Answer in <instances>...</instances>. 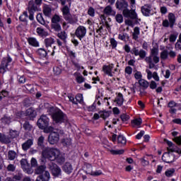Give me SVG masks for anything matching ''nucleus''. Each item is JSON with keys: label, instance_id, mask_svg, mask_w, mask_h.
Returning <instances> with one entry per match:
<instances>
[{"label": "nucleus", "instance_id": "680f3d73", "mask_svg": "<svg viewBox=\"0 0 181 181\" xmlns=\"http://www.w3.org/2000/svg\"><path fill=\"white\" fill-rule=\"evenodd\" d=\"M31 166L33 168H36L37 166V160L35 158H32L30 160Z\"/></svg>", "mask_w": 181, "mask_h": 181}, {"label": "nucleus", "instance_id": "603ef678", "mask_svg": "<svg viewBox=\"0 0 181 181\" xmlns=\"http://www.w3.org/2000/svg\"><path fill=\"white\" fill-rule=\"evenodd\" d=\"M88 15H89V16H91L92 18H93V16H95V10H94L93 8L90 7L88 10Z\"/></svg>", "mask_w": 181, "mask_h": 181}, {"label": "nucleus", "instance_id": "9b49d317", "mask_svg": "<svg viewBox=\"0 0 181 181\" xmlns=\"http://www.w3.org/2000/svg\"><path fill=\"white\" fill-rule=\"evenodd\" d=\"M114 69V64H110L108 65H103V71L109 77H114V72H112V69Z\"/></svg>", "mask_w": 181, "mask_h": 181}, {"label": "nucleus", "instance_id": "b1692460", "mask_svg": "<svg viewBox=\"0 0 181 181\" xmlns=\"http://www.w3.org/2000/svg\"><path fill=\"white\" fill-rule=\"evenodd\" d=\"M168 107H169V108H170V112L171 114H176V112L177 111V110H176V108H175V107H177V103H176L173 100H171L168 103Z\"/></svg>", "mask_w": 181, "mask_h": 181}, {"label": "nucleus", "instance_id": "a18cd8bd", "mask_svg": "<svg viewBox=\"0 0 181 181\" xmlns=\"http://www.w3.org/2000/svg\"><path fill=\"white\" fill-rule=\"evenodd\" d=\"M115 20L117 23H122V22H124V16H122V14H117L115 16Z\"/></svg>", "mask_w": 181, "mask_h": 181}, {"label": "nucleus", "instance_id": "c9c22d12", "mask_svg": "<svg viewBox=\"0 0 181 181\" xmlns=\"http://www.w3.org/2000/svg\"><path fill=\"white\" fill-rule=\"evenodd\" d=\"M139 28L135 27L133 33V39H134V40H138V38L139 37Z\"/></svg>", "mask_w": 181, "mask_h": 181}, {"label": "nucleus", "instance_id": "6e6d98bb", "mask_svg": "<svg viewBox=\"0 0 181 181\" xmlns=\"http://www.w3.org/2000/svg\"><path fill=\"white\" fill-rule=\"evenodd\" d=\"M86 173L88 175H90V173H93V166H91V164H86Z\"/></svg>", "mask_w": 181, "mask_h": 181}, {"label": "nucleus", "instance_id": "9d476101", "mask_svg": "<svg viewBox=\"0 0 181 181\" xmlns=\"http://www.w3.org/2000/svg\"><path fill=\"white\" fill-rule=\"evenodd\" d=\"M122 14L124 18H130V19H136L138 16L135 11L129 10L128 8L123 10Z\"/></svg>", "mask_w": 181, "mask_h": 181}, {"label": "nucleus", "instance_id": "4468645a", "mask_svg": "<svg viewBox=\"0 0 181 181\" xmlns=\"http://www.w3.org/2000/svg\"><path fill=\"white\" fill-rule=\"evenodd\" d=\"M21 165L24 172H26L28 175H32V173H33V170L29 169V165H28V160H26V159H22L21 160Z\"/></svg>", "mask_w": 181, "mask_h": 181}, {"label": "nucleus", "instance_id": "39448f33", "mask_svg": "<svg viewBox=\"0 0 181 181\" xmlns=\"http://www.w3.org/2000/svg\"><path fill=\"white\" fill-rule=\"evenodd\" d=\"M49 117L46 115H42L37 121V127L40 129H43L45 134H49L53 131V127L49 126Z\"/></svg>", "mask_w": 181, "mask_h": 181}, {"label": "nucleus", "instance_id": "ea45409f", "mask_svg": "<svg viewBox=\"0 0 181 181\" xmlns=\"http://www.w3.org/2000/svg\"><path fill=\"white\" fill-rule=\"evenodd\" d=\"M109 151L110 152V153H112V155H122V153L125 152L124 149H120V150L110 149L109 150Z\"/></svg>", "mask_w": 181, "mask_h": 181}, {"label": "nucleus", "instance_id": "58836bf2", "mask_svg": "<svg viewBox=\"0 0 181 181\" xmlns=\"http://www.w3.org/2000/svg\"><path fill=\"white\" fill-rule=\"evenodd\" d=\"M37 53L41 57H46L47 56V51H45L43 48H40L37 51Z\"/></svg>", "mask_w": 181, "mask_h": 181}, {"label": "nucleus", "instance_id": "ddd939ff", "mask_svg": "<svg viewBox=\"0 0 181 181\" xmlns=\"http://www.w3.org/2000/svg\"><path fill=\"white\" fill-rule=\"evenodd\" d=\"M162 160L165 163H172L175 160V156L173 153H165L162 156Z\"/></svg>", "mask_w": 181, "mask_h": 181}, {"label": "nucleus", "instance_id": "2eb2a0df", "mask_svg": "<svg viewBox=\"0 0 181 181\" xmlns=\"http://www.w3.org/2000/svg\"><path fill=\"white\" fill-rule=\"evenodd\" d=\"M116 7L117 9H119V11H124V9L128 8V3L124 0H117Z\"/></svg>", "mask_w": 181, "mask_h": 181}, {"label": "nucleus", "instance_id": "f8f14e48", "mask_svg": "<svg viewBox=\"0 0 181 181\" xmlns=\"http://www.w3.org/2000/svg\"><path fill=\"white\" fill-rule=\"evenodd\" d=\"M62 13H63V16L65 21H67L69 22V23H71V19L72 16L71 14L70 13V8L67 6H64L62 9Z\"/></svg>", "mask_w": 181, "mask_h": 181}, {"label": "nucleus", "instance_id": "4be33fe9", "mask_svg": "<svg viewBox=\"0 0 181 181\" xmlns=\"http://www.w3.org/2000/svg\"><path fill=\"white\" fill-rule=\"evenodd\" d=\"M62 169L65 173H67V175H70V173L73 172V166L70 164V163H66L63 165Z\"/></svg>", "mask_w": 181, "mask_h": 181}, {"label": "nucleus", "instance_id": "338daca9", "mask_svg": "<svg viewBox=\"0 0 181 181\" xmlns=\"http://www.w3.org/2000/svg\"><path fill=\"white\" fill-rule=\"evenodd\" d=\"M130 52L132 54H134V56H139V49L136 47L133 48Z\"/></svg>", "mask_w": 181, "mask_h": 181}, {"label": "nucleus", "instance_id": "f3484780", "mask_svg": "<svg viewBox=\"0 0 181 181\" xmlns=\"http://www.w3.org/2000/svg\"><path fill=\"white\" fill-rule=\"evenodd\" d=\"M61 142L64 145V146H70L71 145V139L70 136L63 134L62 137L61 138Z\"/></svg>", "mask_w": 181, "mask_h": 181}, {"label": "nucleus", "instance_id": "8fccbe9b", "mask_svg": "<svg viewBox=\"0 0 181 181\" xmlns=\"http://www.w3.org/2000/svg\"><path fill=\"white\" fill-rule=\"evenodd\" d=\"M76 104L78 103H79L80 104H81V103H83V94L81 93H78V95H76Z\"/></svg>", "mask_w": 181, "mask_h": 181}, {"label": "nucleus", "instance_id": "412c9836", "mask_svg": "<svg viewBox=\"0 0 181 181\" xmlns=\"http://www.w3.org/2000/svg\"><path fill=\"white\" fill-rule=\"evenodd\" d=\"M50 180V173L45 172V175H40L35 181H49Z\"/></svg>", "mask_w": 181, "mask_h": 181}, {"label": "nucleus", "instance_id": "5fc2aeb1", "mask_svg": "<svg viewBox=\"0 0 181 181\" xmlns=\"http://www.w3.org/2000/svg\"><path fill=\"white\" fill-rule=\"evenodd\" d=\"M52 28L56 30V32H60L62 30V26L60 24H52Z\"/></svg>", "mask_w": 181, "mask_h": 181}, {"label": "nucleus", "instance_id": "a19ab883", "mask_svg": "<svg viewBox=\"0 0 181 181\" xmlns=\"http://www.w3.org/2000/svg\"><path fill=\"white\" fill-rule=\"evenodd\" d=\"M8 158L10 160H13L16 158V152L13 151H8Z\"/></svg>", "mask_w": 181, "mask_h": 181}, {"label": "nucleus", "instance_id": "7ed1b4c3", "mask_svg": "<svg viewBox=\"0 0 181 181\" xmlns=\"http://www.w3.org/2000/svg\"><path fill=\"white\" fill-rule=\"evenodd\" d=\"M50 134L48 136V142L51 145H55L60 140V138H63L64 135V132L62 129H54L52 127V131L49 132Z\"/></svg>", "mask_w": 181, "mask_h": 181}, {"label": "nucleus", "instance_id": "cd10ccee", "mask_svg": "<svg viewBox=\"0 0 181 181\" xmlns=\"http://www.w3.org/2000/svg\"><path fill=\"white\" fill-rule=\"evenodd\" d=\"M32 145H33V139H30L22 144V148L23 151H28Z\"/></svg>", "mask_w": 181, "mask_h": 181}, {"label": "nucleus", "instance_id": "f03ea898", "mask_svg": "<svg viewBox=\"0 0 181 181\" xmlns=\"http://www.w3.org/2000/svg\"><path fill=\"white\" fill-rule=\"evenodd\" d=\"M47 112L52 117V119L54 122L56 124H62L65 121H67V117L62 110H59L58 108H55L53 107H49Z\"/></svg>", "mask_w": 181, "mask_h": 181}, {"label": "nucleus", "instance_id": "6ab92c4d", "mask_svg": "<svg viewBox=\"0 0 181 181\" xmlns=\"http://www.w3.org/2000/svg\"><path fill=\"white\" fill-rule=\"evenodd\" d=\"M37 22L40 23L41 25H43V26H45L47 29H49L50 27L49 26V24L46 23V21H45V19L43 18V16H42V13H39L36 16Z\"/></svg>", "mask_w": 181, "mask_h": 181}, {"label": "nucleus", "instance_id": "e433bc0d", "mask_svg": "<svg viewBox=\"0 0 181 181\" xmlns=\"http://www.w3.org/2000/svg\"><path fill=\"white\" fill-rule=\"evenodd\" d=\"M117 142L118 144H122V145H125V144H127V139L123 135H119Z\"/></svg>", "mask_w": 181, "mask_h": 181}, {"label": "nucleus", "instance_id": "052dcab7", "mask_svg": "<svg viewBox=\"0 0 181 181\" xmlns=\"http://www.w3.org/2000/svg\"><path fill=\"white\" fill-rule=\"evenodd\" d=\"M91 176H100L103 175V171L100 170H96V171H92V173H90Z\"/></svg>", "mask_w": 181, "mask_h": 181}, {"label": "nucleus", "instance_id": "13d9d810", "mask_svg": "<svg viewBox=\"0 0 181 181\" xmlns=\"http://www.w3.org/2000/svg\"><path fill=\"white\" fill-rule=\"evenodd\" d=\"M134 78H136V80H142V73H141V71H136V73L134 74Z\"/></svg>", "mask_w": 181, "mask_h": 181}, {"label": "nucleus", "instance_id": "aec40b11", "mask_svg": "<svg viewBox=\"0 0 181 181\" xmlns=\"http://www.w3.org/2000/svg\"><path fill=\"white\" fill-rule=\"evenodd\" d=\"M141 125H142L141 118H136L132 120V127L133 128H141Z\"/></svg>", "mask_w": 181, "mask_h": 181}, {"label": "nucleus", "instance_id": "20e7f679", "mask_svg": "<svg viewBox=\"0 0 181 181\" xmlns=\"http://www.w3.org/2000/svg\"><path fill=\"white\" fill-rule=\"evenodd\" d=\"M158 54H159V49H158V48H153L151 49L150 56L146 57L145 61L146 63L149 64V69H153L155 64H158V62H159V57Z\"/></svg>", "mask_w": 181, "mask_h": 181}, {"label": "nucleus", "instance_id": "3c124183", "mask_svg": "<svg viewBox=\"0 0 181 181\" xmlns=\"http://www.w3.org/2000/svg\"><path fill=\"white\" fill-rule=\"evenodd\" d=\"M23 128L25 129V131H32L33 127L29 122H25L23 124Z\"/></svg>", "mask_w": 181, "mask_h": 181}, {"label": "nucleus", "instance_id": "864d4df0", "mask_svg": "<svg viewBox=\"0 0 181 181\" xmlns=\"http://www.w3.org/2000/svg\"><path fill=\"white\" fill-rule=\"evenodd\" d=\"M19 19L21 22H25L26 19H28V12H24L23 15L19 17Z\"/></svg>", "mask_w": 181, "mask_h": 181}, {"label": "nucleus", "instance_id": "dca6fc26", "mask_svg": "<svg viewBox=\"0 0 181 181\" xmlns=\"http://www.w3.org/2000/svg\"><path fill=\"white\" fill-rule=\"evenodd\" d=\"M114 103H115L117 107H121L122 104H124V95H122V93H117L114 100Z\"/></svg>", "mask_w": 181, "mask_h": 181}, {"label": "nucleus", "instance_id": "0eeeda50", "mask_svg": "<svg viewBox=\"0 0 181 181\" xmlns=\"http://www.w3.org/2000/svg\"><path fill=\"white\" fill-rule=\"evenodd\" d=\"M86 35H87V28L83 25H79L75 31V36H76L79 40H81Z\"/></svg>", "mask_w": 181, "mask_h": 181}, {"label": "nucleus", "instance_id": "c756f323", "mask_svg": "<svg viewBox=\"0 0 181 181\" xmlns=\"http://www.w3.org/2000/svg\"><path fill=\"white\" fill-rule=\"evenodd\" d=\"M0 142L3 144H11V137L0 133Z\"/></svg>", "mask_w": 181, "mask_h": 181}, {"label": "nucleus", "instance_id": "0e129e2a", "mask_svg": "<svg viewBox=\"0 0 181 181\" xmlns=\"http://www.w3.org/2000/svg\"><path fill=\"white\" fill-rule=\"evenodd\" d=\"M43 142H45V137L43 136H41L38 138V145L39 146H43Z\"/></svg>", "mask_w": 181, "mask_h": 181}, {"label": "nucleus", "instance_id": "6e6552de", "mask_svg": "<svg viewBox=\"0 0 181 181\" xmlns=\"http://www.w3.org/2000/svg\"><path fill=\"white\" fill-rule=\"evenodd\" d=\"M49 169L51 170V173L54 175V177H59L62 176V169L56 164H50Z\"/></svg>", "mask_w": 181, "mask_h": 181}, {"label": "nucleus", "instance_id": "a878e982", "mask_svg": "<svg viewBox=\"0 0 181 181\" xmlns=\"http://www.w3.org/2000/svg\"><path fill=\"white\" fill-rule=\"evenodd\" d=\"M74 76L78 84H81V83H84V81H86V78H84V77H83L81 74L78 72H75L74 74Z\"/></svg>", "mask_w": 181, "mask_h": 181}, {"label": "nucleus", "instance_id": "1a4fd4ad", "mask_svg": "<svg viewBox=\"0 0 181 181\" xmlns=\"http://www.w3.org/2000/svg\"><path fill=\"white\" fill-rule=\"evenodd\" d=\"M54 38L53 37H48L45 39V47L47 49L48 53H50L52 52V56L54 55V50L53 49V47H52V45H54Z\"/></svg>", "mask_w": 181, "mask_h": 181}, {"label": "nucleus", "instance_id": "5701e85b", "mask_svg": "<svg viewBox=\"0 0 181 181\" xmlns=\"http://www.w3.org/2000/svg\"><path fill=\"white\" fill-rule=\"evenodd\" d=\"M104 13L105 15L115 16L116 12L112 9V7H111V6H107L104 9Z\"/></svg>", "mask_w": 181, "mask_h": 181}, {"label": "nucleus", "instance_id": "37998d69", "mask_svg": "<svg viewBox=\"0 0 181 181\" xmlns=\"http://www.w3.org/2000/svg\"><path fill=\"white\" fill-rule=\"evenodd\" d=\"M1 122L4 124H11V119L10 117L8 116H4V117L1 118Z\"/></svg>", "mask_w": 181, "mask_h": 181}, {"label": "nucleus", "instance_id": "79ce46f5", "mask_svg": "<svg viewBox=\"0 0 181 181\" xmlns=\"http://www.w3.org/2000/svg\"><path fill=\"white\" fill-rule=\"evenodd\" d=\"M124 72L126 77L128 78L129 76H131V74H132V67L127 66L124 69Z\"/></svg>", "mask_w": 181, "mask_h": 181}, {"label": "nucleus", "instance_id": "09e8293b", "mask_svg": "<svg viewBox=\"0 0 181 181\" xmlns=\"http://www.w3.org/2000/svg\"><path fill=\"white\" fill-rule=\"evenodd\" d=\"M58 37H59V39H62V40H64V42L66 39H67V34H66L65 32H61L58 33Z\"/></svg>", "mask_w": 181, "mask_h": 181}, {"label": "nucleus", "instance_id": "c03bdc74", "mask_svg": "<svg viewBox=\"0 0 181 181\" xmlns=\"http://www.w3.org/2000/svg\"><path fill=\"white\" fill-rule=\"evenodd\" d=\"M165 173L167 177H172V176H173V174L175 173V169L173 168L168 169L165 171Z\"/></svg>", "mask_w": 181, "mask_h": 181}, {"label": "nucleus", "instance_id": "393cba45", "mask_svg": "<svg viewBox=\"0 0 181 181\" xmlns=\"http://www.w3.org/2000/svg\"><path fill=\"white\" fill-rule=\"evenodd\" d=\"M151 9H152L151 6L145 5L141 8V12L144 16H149L151 15Z\"/></svg>", "mask_w": 181, "mask_h": 181}, {"label": "nucleus", "instance_id": "bb28decb", "mask_svg": "<svg viewBox=\"0 0 181 181\" xmlns=\"http://www.w3.org/2000/svg\"><path fill=\"white\" fill-rule=\"evenodd\" d=\"M36 33L40 37H46V36H49V33L42 28H37Z\"/></svg>", "mask_w": 181, "mask_h": 181}, {"label": "nucleus", "instance_id": "774afa93", "mask_svg": "<svg viewBox=\"0 0 181 181\" xmlns=\"http://www.w3.org/2000/svg\"><path fill=\"white\" fill-rule=\"evenodd\" d=\"M125 25L127 26H131L132 28H134V22H132V20L127 19L124 21Z\"/></svg>", "mask_w": 181, "mask_h": 181}, {"label": "nucleus", "instance_id": "e2e57ef3", "mask_svg": "<svg viewBox=\"0 0 181 181\" xmlns=\"http://www.w3.org/2000/svg\"><path fill=\"white\" fill-rule=\"evenodd\" d=\"M139 56L141 57V59H145V57H146V52H145L144 49H141L139 51Z\"/></svg>", "mask_w": 181, "mask_h": 181}, {"label": "nucleus", "instance_id": "2f4dec72", "mask_svg": "<svg viewBox=\"0 0 181 181\" xmlns=\"http://www.w3.org/2000/svg\"><path fill=\"white\" fill-rule=\"evenodd\" d=\"M26 115L30 117V118H35L36 117V110L35 109L30 107L26 110Z\"/></svg>", "mask_w": 181, "mask_h": 181}, {"label": "nucleus", "instance_id": "4c0bfd02", "mask_svg": "<svg viewBox=\"0 0 181 181\" xmlns=\"http://www.w3.org/2000/svg\"><path fill=\"white\" fill-rule=\"evenodd\" d=\"M139 84L144 88H148V87H149V83L147 81H145L144 79H140L139 81Z\"/></svg>", "mask_w": 181, "mask_h": 181}, {"label": "nucleus", "instance_id": "c85d7f7f", "mask_svg": "<svg viewBox=\"0 0 181 181\" xmlns=\"http://www.w3.org/2000/svg\"><path fill=\"white\" fill-rule=\"evenodd\" d=\"M43 13L45 16H51L52 15V7L48 5H44Z\"/></svg>", "mask_w": 181, "mask_h": 181}, {"label": "nucleus", "instance_id": "f257e3e1", "mask_svg": "<svg viewBox=\"0 0 181 181\" xmlns=\"http://www.w3.org/2000/svg\"><path fill=\"white\" fill-rule=\"evenodd\" d=\"M41 162H45V159L49 160H57L58 163H64L66 159L60 153V150L54 148L46 147L42 150Z\"/></svg>", "mask_w": 181, "mask_h": 181}, {"label": "nucleus", "instance_id": "7c9ffc66", "mask_svg": "<svg viewBox=\"0 0 181 181\" xmlns=\"http://www.w3.org/2000/svg\"><path fill=\"white\" fill-rule=\"evenodd\" d=\"M28 43L30 46H33L34 47H39V42L35 37L28 38Z\"/></svg>", "mask_w": 181, "mask_h": 181}, {"label": "nucleus", "instance_id": "473e14b6", "mask_svg": "<svg viewBox=\"0 0 181 181\" xmlns=\"http://www.w3.org/2000/svg\"><path fill=\"white\" fill-rule=\"evenodd\" d=\"M168 21L170 22V26L172 28L175 25V22H176L175 14L170 13L168 14Z\"/></svg>", "mask_w": 181, "mask_h": 181}, {"label": "nucleus", "instance_id": "4d7b16f0", "mask_svg": "<svg viewBox=\"0 0 181 181\" xmlns=\"http://www.w3.org/2000/svg\"><path fill=\"white\" fill-rule=\"evenodd\" d=\"M100 117L103 118V119H105L110 117V112H102L100 114Z\"/></svg>", "mask_w": 181, "mask_h": 181}, {"label": "nucleus", "instance_id": "f704fd0d", "mask_svg": "<svg viewBox=\"0 0 181 181\" xmlns=\"http://www.w3.org/2000/svg\"><path fill=\"white\" fill-rule=\"evenodd\" d=\"M118 39H119V40H122L123 42H128L129 40V35H128L127 33L119 34Z\"/></svg>", "mask_w": 181, "mask_h": 181}, {"label": "nucleus", "instance_id": "a211bd4d", "mask_svg": "<svg viewBox=\"0 0 181 181\" xmlns=\"http://www.w3.org/2000/svg\"><path fill=\"white\" fill-rule=\"evenodd\" d=\"M35 172L36 175H43V176H46V172H49V171L46 170V166L41 165L37 167L35 169Z\"/></svg>", "mask_w": 181, "mask_h": 181}, {"label": "nucleus", "instance_id": "72a5a7b5", "mask_svg": "<svg viewBox=\"0 0 181 181\" xmlns=\"http://www.w3.org/2000/svg\"><path fill=\"white\" fill-rule=\"evenodd\" d=\"M62 22L60 16L55 14L52 18V24H59Z\"/></svg>", "mask_w": 181, "mask_h": 181}, {"label": "nucleus", "instance_id": "bf43d9fd", "mask_svg": "<svg viewBox=\"0 0 181 181\" xmlns=\"http://www.w3.org/2000/svg\"><path fill=\"white\" fill-rule=\"evenodd\" d=\"M110 45L113 49H115V47H117L118 45V42H117V40H115V39L110 38Z\"/></svg>", "mask_w": 181, "mask_h": 181}, {"label": "nucleus", "instance_id": "49530a36", "mask_svg": "<svg viewBox=\"0 0 181 181\" xmlns=\"http://www.w3.org/2000/svg\"><path fill=\"white\" fill-rule=\"evenodd\" d=\"M53 71L55 76H59V74H62V68L59 66H54L53 68Z\"/></svg>", "mask_w": 181, "mask_h": 181}, {"label": "nucleus", "instance_id": "69168bd1", "mask_svg": "<svg viewBox=\"0 0 181 181\" xmlns=\"http://www.w3.org/2000/svg\"><path fill=\"white\" fill-rule=\"evenodd\" d=\"M160 57L161 59H163V60L168 59V51L164 50L160 53Z\"/></svg>", "mask_w": 181, "mask_h": 181}, {"label": "nucleus", "instance_id": "de8ad7c7", "mask_svg": "<svg viewBox=\"0 0 181 181\" xmlns=\"http://www.w3.org/2000/svg\"><path fill=\"white\" fill-rule=\"evenodd\" d=\"M9 135H10V138L11 139L13 138H16V136H18V135H19V133L16 130H10Z\"/></svg>", "mask_w": 181, "mask_h": 181}, {"label": "nucleus", "instance_id": "423d86ee", "mask_svg": "<svg viewBox=\"0 0 181 181\" xmlns=\"http://www.w3.org/2000/svg\"><path fill=\"white\" fill-rule=\"evenodd\" d=\"M13 67L12 64V58L7 57L6 59H4L1 62V64L0 66V73L4 74L6 71H8V70H11V69Z\"/></svg>", "mask_w": 181, "mask_h": 181}]
</instances>
